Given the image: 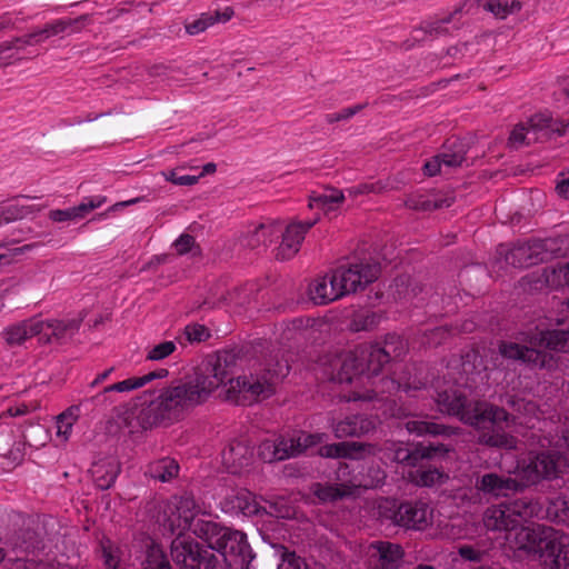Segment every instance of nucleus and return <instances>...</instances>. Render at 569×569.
I'll return each mask as SVG.
<instances>
[{"label":"nucleus","instance_id":"obj_1","mask_svg":"<svg viewBox=\"0 0 569 569\" xmlns=\"http://www.w3.org/2000/svg\"><path fill=\"white\" fill-rule=\"evenodd\" d=\"M390 362L389 352L379 343L361 345L323 361V373L342 386L346 401H371L383 393L387 378H379Z\"/></svg>","mask_w":569,"mask_h":569},{"label":"nucleus","instance_id":"obj_2","mask_svg":"<svg viewBox=\"0 0 569 569\" xmlns=\"http://www.w3.org/2000/svg\"><path fill=\"white\" fill-rule=\"evenodd\" d=\"M223 378L226 376L220 365L212 366L209 358L206 359L194 377L163 388L150 403L149 410L154 421L172 422L181 419L188 410L204 403L219 389Z\"/></svg>","mask_w":569,"mask_h":569},{"label":"nucleus","instance_id":"obj_3","mask_svg":"<svg viewBox=\"0 0 569 569\" xmlns=\"http://www.w3.org/2000/svg\"><path fill=\"white\" fill-rule=\"evenodd\" d=\"M212 366L220 365L226 378L222 379L219 389L220 397L237 405H251L270 398L276 392V386L289 371L286 363H278V369H259L249 375L233 377L231 367L226 359L209 357Z\"/></svg>","mask_w":569,"mask_h":569},{"label":"nucleus","instance_id":"obj_4","mask_svg":"<svg viewBox=\"0 0 569 569\" xmlns=\"http://www.w3.org/2000/svg\"><path fill=\"white\" fill-rule=\"evenodd\" d=\"M436 402L440 412L457 416L470 426H478L485 420L497 423L509 418L499 406L487 402L469 403L467 398L456 389L439 392Z\"/></svg>","mask_w":569,"mask_h":569},{"label":"nucleus","instance_id":"obj_5","mask_svg":"<svg viewBox=\"0 0 569 569\" xmlns=\"http://www.w3.org/2000/svg\"><path fill=\"white\" fill-rule=\"evenodd\" d=\"M541 505L528 497L517 498L490 506L483 513L485 527L489 530L509 531L539 516Z\"/></svg>","mask_w":569,"mask_h":569},{"label":"nucleus","instance_id":"obj_6","mask_svg":"<svg viewBox=\"0 0 569 569\" xmlns=\"http://www.w3.org/2000/svg\"><path fill=\"white\" fill-rule=\"evenodd\" d=\"M194 535L203 539L211 550L223 555L233 566L246 562L249 545L241 531L220 527L212 521H199Z\"/></svg>","mask_w":569,"mask_h":569},{"label":"nucleus","instance_id":"obj_7","mask_svg":"<svg viewBox=\"0 0 569 569\" xmlns=\"http://www.w3.org/2000/svg\"><path fill=\"white\" fill-rule=\"evenodd\" d=\"M323 433L298 432L291 437L264 440L259 446V457L266 462L280 461L303 453L323 441Z\"/></svg>","mask_w":569,"mask_h":569},{"label":"nucleus","instance_id":"obj_8","mask_svg":"<svg viewBox=\"0 0 569 569\" xmlns=\"http://www.w3.org/2000/svg\"><path fill=\"white\" fill-rule=\"evenodd\" d=\"M552 244L549 240H529L508 249L500 246L498 253L512 267L528 268L551 260L555 257Z\"/></svg>","mask_w":569,"mask_h":569},{"label":"nucleus","instance_id":"obj_9","mask_svg":"<svg viewBox=\"0 0 569 569\" xmlns=\"http://www.w3.org/2000/svg\"><path fill=\"white\" fill-rule=\"evenodd\" d=\"M381 269L378 263L343 264L331 270L332 278L340 297L363 290L369 283L377 280Z\"/></svg>","mask_w":569,"mask_h":569},{"label":"nucleus","instance_id":"obj_10","mask_svg":"<svg viewBox=\"0 0 569 569\" xmlns=\"http://www.w3.org/2000/svg\"><path fill=\"white\" fill-rule=\"evenodd\" d=\"M199 512L200 509L192 497H173L166 506L163 526L178 536H182L187 530L194 533L197 522L204 521L198 517Z\"/></svg>","mask_w":569,"mask_h":569},{"label":"nucleus","instance_id":"obj_11","mask_svg":"<svg viewBox=\"0 0 569 569\" xmlns=\"http://www.w3.org/2000/svg\"><path fill=\"white\" fill-rule=\"evenodd\" d=\"M559 470V456L551 452H540L517 469L523 489L536 485L542 479L556 478Z\"/></svg>","mask_w":569,"mask_h":569},{"label":"nucleus","instance_id":"obj_12","mask_svg":"<svg viewBox=\"0 0 569 569\" xmlns=\"http://www.w3.org/2000/svg\"><path fill=\"white\" fill-rule=\"evenodd\" d=\"M522 287L528 291L560 289L569 286V262L557 263L545 268L540 273H531L521 279Z\"/></svg>","mask_w":569,"mask_h":569},{"label":"nucleus","instance_id":"obj_13","mask_svg":"<svg viewBox=\"0 0 569 569\" xmlns=\"http://www.w3.org/2000/svg\"><path fill=\"white\" fill-rule=\"evenodd\" d=\"M82 320V317L42 319L38 316L40 343L49 345L71 338L79 331Z\"/></svg>","mask_w":569,"mask_h":569},{"label":"nucleus","instance_id":"obj_14","mask_svg":"<svg viewBox=\"0 0 569 569\" xmlns=\"http://www.w3.org/2000/svg\"><path fill=\"white\" fill-rule=\"evenodd\" d=\"M515 476H503L496 472L485 473L476 479L475 488L491 497H507L510 492H520L523 489L518 471Z\"/></svg>","mask_w":569,"mask_h":569},{"label":"nucleus","instance_id":"obj_15","mask_svg":"<svg viewBox=\"0 0 569 569\" xmlns=\"http://www.w3.org/2000/svg\"><path fill=\"white\" fill-rule=\"evenodd\" d=\"M499 352L507 359L519 360L539 368H551L553 366L552 356L516 342H500Z\"/></svg>","mask_w":569,"mask_h":569},{"label":"nucleus","instance_id":"obj_16","mask_svg":"<svg viewBox=\"0 0 569 569\" xmlns=\"http://www.w3.org/2000/svg\"><path fill=\"white\" fill-rule=\"evenodd\" d=\"M201 550L198 542L184 536H177L171 542V558L180 569H200Z\"/></svg>","mask_w":569,"mask_h":569},{"label":"nucleus","instance_id":"obj_17","mask_svg":"<svg viewBox=\"0 0 569 569\" xmlns=\"http://www.w3.org/2000/svg\"><path fill=\"white\" fill-rule=\"evenodd\" d=\"M318 219L306 222L293 221L289 223L283 233L282 240L278 248V258L282 260L291 259L300 250V246L306 233L317 223Z\"/></svg>","mask_w":569,"mask_h":569},{"label":"nucleus","instance_id":"obj_18","mask_svg":"<svg viewBox=\"0 0 569 569\" xmlns=\"http://www.w3.org/2000/svg\"><path fill=\"white\" fill-rule=\"evenodd\" d=\"M519 528L515 538L517 548L530 553H538L542 557L545 543H547L549 536L552 535V528L540 525L528 527L522 525Z\"/></svg>","mask_w":569,"mask_h":569},{"label":"nucleus","instance_id":"obj_19","mask_svg":"<svg viewBox=\"0 0 569 569\" xmlns=\"http://www.w3.org/2000/svg\"><path fill=\"white\" fill-rule=\"evenodd\" d=\"M542 557L550 559L551 569H568L569 536L552 529V535L549 536L547 543H545Z\"/></svg>","mask_w":569,"mask_h":569},{"label":"nucleus","instance_id":"obj_20","mask_svg":"<svg viewBox=\"0 0 569 569\" xmlns=\"http://www.w3.org/2000/svg\"><path fill=\"white\" fill-rule=\"evenodd\" d=\"M1 336L10 348L20 347L32 337H38L40 341L38 316L6 327Z\"/></svg>","mask_w":569,"mask_h":569},{"label":"nucleus","instance_id":"obj_21","mask_svg":"<svg viewBox=\"0 0 569 569\" xmlns=\"http://www.w3.org/2000/svg\"><path fill=\"white\" fill-rule=\"evenodd\" d=\"M252 458V449L244 441H231L222 451V463L232 473L249 467Z\"/></svg>","mask_w":569,"mask_h":569},{"label":"nucleus","instance_id":"obj_22","mask_svg":"<svg viewBox=\"0 0 569 569\" xmlns=\"http://www.w3.org/2000/svg\"><path fill=\"white\" fill-rule=\"evenodd\" d=\"M393 522L407 529H422L428 523V508L422 503H401L393 512Z\"/></svg>","mask_w":569,"mask_h":569},{"label":"nucleus","instance_id":"obj_23","mask_svg":"<svg viewBox=\"0 0 569 569\" xmlns=\"http://www.w3.org/2000/svg\"><path fill=\"white\" fill-rule=\"evenodd\" d=\"M280 231V223L273 220H264L262 222L254 223L244 237V246L251 249L266 248L268 244L273 242Z\"/></svg>","mask_w":569,"mask_h":569},{"label":"nucleus","instance_id":"obj_24","mask_svg":"<svg viewBox=\"0 0 569 569\" xmlns=\"http://www.w3.org/2000/svg\"><path fill=\"white\" fill-rule=\"evenodd\" d=\"M505 407H499L502 409L509 418L503 420L507 425L510 423H528L532 417L536 416L537 406L532 401L525 400L522 398H518L516 396H508L505 401ZM502 420H500L501 422ZM499 423V421L497 422Z\"/></svg>","mask_w":569,"mask_h":569},{"label":"nucleus","instance_id":"obj_25","mask_svg":"<svg viewBox=\"0 0 569 569\" xmlns=\"http://www.w3.org/2000/svg\"><path fill=\"white\" fill-rule=\"evenodd\" d=\"M309 297L315 305H328L340 299L331 271L315 279L309 286Z\"/></svg>","mask_w":569,"mask_h":569},{"label":"nucleus","instance_id":"obj_26","mask_svg":"<svg viewBox=\"0 0 569 569\" xmlns=\"http://www.w3.org/2000/svg\"><path fill=\"white\" fill-rule=\"evenodd\" d=\"M375 447L359 442H339L319 448V456L323 458H361L365 453H372Z\"/></svg>","mask_w":569,"mask_h":569},{"label":"nucleus","instance_id":"obj_27","mask_svg":"<svg viewBox=\"0 0 569 569\" xmlns=\"http://www.w3.org/2000/svg\"><path fill=\"white\" fill-rule=\"evenodd\" d=\"M375 428L373 420L362 416H351L333 426L337 438L361 437Z\"/></svg>","mask_w":569,"mask_h":569},{"label":"nucleus","instance_id":"obj_28","mask_svg":"<svg viewBox=\"0 0 569 569\" xmlns=\"http://www.w3.org/2000/svg\"><path fill=\"white\" fill-rule=\"evenodd\" d=\"M393 428L399 431L407 430L409 433H416L418 436H451L457 433V429L455 428L421 420H399L396 425H393Z\"/></svg>","mask_w":569,"mask_h":569},{"label":"nucleus","instance_id":"obj_29","mask_svg":"<svg viewBox=\"0 0 569 569\" xmlns=\"http://www.w3.org/2000/svg\"><path fill=\"white\" fill-rule=\"evenodd\" d=\"M120 472V463L114 458L101 459L92 465L91 473L98 488H110Z\"/></svg>","mask_w":569,"mask_h":569},{"label":"nucleus","instance_id":"obj_30","mask_svg":"<svg viewBox=\"0 0 569 569\" xmlns=\"http://www.w3.org/2000/svg\"><path fill=\"white\" fill-rule=\"evenodd\" d=\"M442 445L416 447L415 449L398 448L393 450V460L399 463H406L408 466H417L420 460L428 459L437 455L438 452H447Z\"/></svg>","mask_w":569,"mask_h":569},{"label":"nucleus","instance_id":"obj_31","mask_svg":"<svg viewBox=\"0 0 569 569\" xmlns=\"http://www.w3.org/2000/svg\"><path fill=\"white\" fill-rule=\"evenodd\" d=\"M346 200L345 192L336 188H326L322 192H313L309 197V208L320 209L326 214L336 211Z\"/></svg>","mask_w":569,"mask_h":569},{"label":"nucleus","instance_id":"obj_32","mask_svg":"<svg viewBox=\"0 0 569 569\" xmlns=\"http://www.w3.org/2000/svg\"><path fill=\"white\" fill-rule=\"evenodd\" d=\"M233 10L229 7L221 11L202 13L198 19L186 24V31L190 36L199 34L216 23H224L233 17Z\"/></svg>","mask_w":569,"mask_h":569},{"label":"nucleus","instance_id":"obj_33","mask_svg":"<svg viewBox=\"0 0 569 569\" xmlns=\"http://www.w3.org/2000/svg\"><path fill=\"white\" fill-rule=\"evenodd\" d=\"M478 443L497 449L511 450L517 446L513 436L505 432L500 428L483 430L478 437Z\"/></svg>","mask_w":569,"mask_h":569},{"label":"nucleus","instance_id":"obj_34","mask_svg":"<svg viewBox=\"0 0 569 569\" xmlns=\"http://www.w3.org/2000/svg\"><path fill=\"white\" fill-rule=\"evenodd\" d=\"M540 347L552 351L569 352V330H546L536 338Z\"/></svg>","mask_w":569,"mask_h":569},{"label":"nucleus","instance_id":"obj_35","mask_svg":"<svg viewBox=\"0 0 569 569\" xmlns=\"http://www.w3.org/2000/svg\"><path fill=\"white\" fill-rule=\"evenodd\" d=\"M169 371L167 369H159L157 371L149 372L142 377L129 378L123 381L113 383L104 388V392L117 391L127 392L143 387L146 383L157 378H166Z\"/></svg>","mask_w":569,"mask_h":569},{"label":"nucleus","instance_id":"obj_36","mask_svg":"<svg viewBox=\"0 0 569 569\" xmlns=\"http://www.w3.org/2000/svg\"><path fill=\"white\" fill-rule=\"evenodd\" d=\"M230 508L244 516H253L259 512V503L253 493L246 489L237 491L228 499Z\"/></svg>","mask_w":569,"mask_h":569},{"label":"nucleus","instance_id":"obj_37","mask_svg":"<svg viewBox=\"0 0 569 569\" xmlns=\"http://www.w3.org/2000/svg\"><path fill=\"white\" fill-rule=\"evenodd\" d=\"M80 417V406L73 405L67 408L57 417V432L56 436L62 442H67L71 436L72 427Z\"/></svg>","mask_w":569,"mask_h":569},{"label":"nucleus","instance_id":"obj_38","mask_svg":"<svg viewBox=\"0 0 569 569\" xmlns=\"http://www.w3.org/2000/svg\"><path fill=\"white\" fill-rule=\"evenodd\" d=\"M179 465L171 458H163L151 462L147 473L159 481L167 482L178 476Z\"/></svg>","mask_w":569,"mask_h":569},{"label":"nucleus","instance_id":"obj_39","mask_svg":"<svg viewBox=\"0 0 569 569\" xmlns=\"http://www.w3.org/2000/svg\"><path fill=\"white\" fill-rule=\"evenodd\" d=\"M408 478L411 482L420 487H432L437 485H442L448 476L442 471L433 468V469H417L408 472Z\"/></svg>","mask_w":569,"mask_h":569},{"label":"nucleus","instance_id":"obj_40","mask_svg":"<svg viewBox=\"0 0 569 569\" xmlns=\"http://www.w3.org/2000/svg\"><path fill=\"white\" fill-rule=\"evenodd\" d=\"M40 208H36L34 206L22 204L19 202L10 203L3 207H0V216L4 223H9L11 221L27 218L36 212H39Z\"/></svg>","mask_w":569,"mask_h":569},{"label":"nucleus","instance_id":"obj_41","mask_svg":"<svg viewBox=\"0 0 569 569\" xmlns=\"http://www.w3.org/2000/svg\"><path fill=\"white\" fill-rule=\"evenodd\" d=\"M370 559L375 569H390L391 567V543L375 542L369 547Z\"/></svg>","mask_w":569,"mask_h":569},{"label":"nucleus","instance_id":"obj_42","mask_svg":"<svg viewBox=\"0 0 569 569\" xmlns=\"http://www.w3.org/2000/svg\"><path fill=\"white\" fill-rule=\"evenodd\" d=\"M100 552L104 569H118L121 551L110 539L100 541Z\"/></svg>","mask_w":569,"mask_h":569},{"label":"nucleus","instance_id":"obj_43","mask_svg":"<svg viewBox=\"0 0 569 569\" xmlns=\"http://www.w3.org/2000/svg\"><path fill=\"white\" fill-rule=\"evenodd\" d=\"M78 20H56L51 23L46 24L43 28L34 30V34H37L36 42H41L50 37L63 33L67 31V29L74 23H77Z\"/></svg>","mask_w":569,"mask_h":569},{"label":"nucleus","instance_id":"obj_44","mask_svg":"<svg viewBox=\"0 0 569 569\" xmlns=\"http://www.w3.org/2000/svg\"><path fill=\"white\" fill-rule=\"evenodd\" d=\"M547 516L555 521L569 525V501L562 497L552 499L547 507Z\"/></svg>","mask_w":569,"mask_h":569},{"label":"nucleus","instance_id":"obj_45","mask_svg":"<svg viewBox=\"0 0 569 569\" xmlns=\"http://www.w3.org/2000/svg\"><path fill=\"white\" fill-rule=\"evenodd\" d=\"M214 550H201V566L204 569H232L233 563L230 562L223 555Z\"/></svg>","mask_w":569,"mask_h":569},{"label":"nucleus","instance_id":"obj_46","mask_svg":"<svg viewBox=\"0 0 569 569\" xmlns=\"http://www.w3.org/2000/svg\"><path fill=\"white\" fill-rule=\"evenodd\" d=\"M393 569H436L430 565H416L415 557H407L402 547L393 545Z\"/></svg>","mask_w":569,"mask_h":569},{"label":"nucleus","instance_id":"obj_47","mask_svg":"<svg viewBox=\"0 0 569 569\" xmlns=\"http://www.w3.org/2000/svg\"><path fill=\"white\" fill-rule=\"evenodd\" d=\"M142 569H171V567L161 548L153 545L147 551Z\"/></svg>","mask_w":569,"mask_h":569},{"label":"nucleus","instance_id":"obj_48","mask_svg":"<svg viewBox=\"0 0 569 569\" xmlns=\"http://www.w3.org/2000/svg\"><path fill=\"white\" fill-rule=\"evenodd\" d=\"M106 202L107 197L101 194L84 197L79 204L74 206L78 219L86 218L91 211L102 207Z\"/></svg>","mask_w":569,"mask_h":569},{"label":"nucleus","instance_id":"obj_49","mask_svg":"<svg viewBox=\"0 0 569 569\" xmlns=\"http://www.w3.org/2000/svg\"><path fill=\"white\" fill-rule=\"evenodd\" d=\"M387 188V184H383L380 181L377 182H365L357 186H352L346 189L348 197L356 199L359 196H365L369 193H380L382 190Z\"/></svg>","mask_w":569,"mask_h":569},{"label":"nucleus","instance_id":"obj_50","mask_svg":"<svg viewBox=\"0 0 569 569\" xmlns=\"http://www.w3.org/2000/svg\"><path fill=\"white\" fill-rule=\"evenodd\" d=\"M177 349L173 341H163L149 349L147 359L152 361H159L166 359L172 355Z\"/></svg>","mask_w":569,"mask_h":569},{"label":"nucleus","instance_id":"obj_51","mask_svg":"<svg viewBox=\"0 0 569 569\" xmlns=\"http://www.w3.org/2000/svg\"><path fill=\"white\" fill-rule=\"evenodd\" d=\"M381 317L376 313H367L355 318L351 322V329L353 331L372 330L380 322Z\"/></svg>","mask_w":569,"mask_h":569},{"label":"nucleus","instance_id":"obj_52","mask_svg":"<svg viewBox=\"0 0 569 569\" xmlns=\"http://www.w3.org/2000/svg\"><path fill=\"white\" fill-rule=\"evenodd\" d=\"M440 159L445 172L446 170L459 168L467 161L466 153L462 150L452 153L443 152L440 154Z\"/></svg>","mask_w":569,"mask_h":569},{"label":"nucleus","instance_id":"obj_53","mask_svg":"<svg viewBox=\"0 0 569 569\" xmlns=\"http://www.w3.org/2000/svg\"><path fill=\"white\" fill-rule=\"evenodd\" d=\"M184 335L190 342H201L210 337L209 330L199 323H192L184 327Z\"/></svg>","mask_w":569,"mask_h":569},{"label":"nucleus","instance_id":"obj_54","mask_svg":"<svg viewBox=\"0 0 569 569\" xmlns=\"http://www.w3.org/2000/svg\"><path fill=\"white\" fill-rule=\"evenodd\" d=\"M315 495L322 501H333L342 496H345V491L340 490L338 487L335 486H321L317 485L313 490Z\"/></svg>","mask_w":569,"mask_h":569},{"label":"nucleus","instance_id":"obj_55","mask_svg":"<svg viewBox=\"0 0 569 569\" xmlns=\"http://www.w3.org/2000/svg\"><path fill=\"white\" fill-rule=\"evenodd\" d=\"M530 132L531 131L528 129L526 123L517 124L510 133L509 143L515 148L523 144H530V139L527 140Z\"/></svg>","mask_w":569,"mask_h":569},{"label":"nucleus","instance_id":"obj_56","mask_svg":"<svg viewBox=\"0 0 569 569\" xmlns=\"http://www.w3.org/2000/svg\"><path fill=\"white\" fill-rule=\"evenodd\" d=\"M363 109L362 104H356L352 107L343 108L338 112L329 113L326 116V121L328 123H335L339 121H347L356 116Z\"/></svg>","mask_w":569,"mask_h":569},{"label":"nucleus","instance_id":"obj_57","mask_svg":"<svg viewBox=\"0 0 569 569\" xmlns=\"http://www.w3.org/2000/svg\"><path fill=\"white\" fill-rule=\"evenodd\" d=\"M396 287L400 298L416 295V287H413L412 279L408 274L398 276L396 279Z\"/></svg>","mask_w":569,"mask_h":569},{"label":"nucleus","instance_id":"obj_58","mask_svg":"<svg viewBox=\"0 0 569 569\" xmlns=\"http://www.w3.org/2000/svg\"><path fill=\"white\" fill-rule=\"evenodd\" d=\"M453 197H445L438 200H430L422 197V201L420 203V211H431L441 208H448L453 203Z\"/></svg>","mask_w":569,"mask_h":569},{"label":"nucleus","instance_id":"obj_59","mask_svg":"<svg viewBox=\"0 0 569 569\" xmlns=\"http://www.w3.org/2000/svg\"><path fill=\"white\" fill-rule=\"evenodd\" d=\"M162 176L167 181L172 182L177 186H192L196 184L199 180V177L196 176H178L174 170L164 171Z\"/></svg>","mask_w":569,"mask_h":569},{"label":"nucleus","instance_id":"obj_60","mask_svg":"<svg viewBox=\"0 0 569 569\" xmlns=\"http://www.w3.org/2000/svg\"><path fill=\"white\" fill-rule=\"evenodd\" d=\"M49 218L54 222L78 221L74 207L68 209H56L49 212Z\"/></svg>","mask_w":569,"mask_h":569},{"label":"nucleus","instance_id":"obj_61","mask_svg":"<svg viewBox=\"0 0 569 569\" xmlns=\"http://www.w3.org/2000/svg\"><path fill=\"white\" fill-rule=\"evenodd\" d=\"M173 247L179 254H186L196 247V240L190 234H181L174 242Z\"/></svg>","mask_w":569,"mask_h":569},{"label":"nucleus","instance_id":"obj_62","mask_svg":"<svg viewBox=\"0 0 569 569\" xmlns=\"http://www.w3.org/2000/svg\"><path fill=\"white\" fill-rule=\"evenodd\" d=\"M483 9L493 13L496 17L500 19H505L507 17L508 3L501 2L499 0H488L483 3Z\"/></svg>","mask_w":569,"mask_h":569},{"label":"nucleus","instance_id":"obj_63","mask_svg":"<svg viewBox=\"0 0 569 569\" xmlns=\"http://www.w3.org/2000/svg\"><path fill=\"white\" fill-rule=\"evenodd\" d=\"M551 119L541 114L533 116L526 123L528 129L536 133L537 131H541L550 128Z\"/></svg>","mask_w":569,"mask_h":569},{"label":"nucleus","instance_id":"obj_64","mask_svg":"<svg viewBox=\"0 0 569 569\" xmlns=\"http://www.w3.org/2000/svg\"><path fill=\"white\" fill-rule=\"evenodd\" d=\"M443 171L442 161L440 159V154L433 157L431 160L427 161L423 166V172L428 177H433L437 173Z\"/></svg>","mask_w":569,"mask_h":569}]
</instances>
